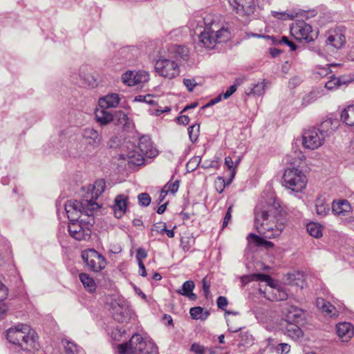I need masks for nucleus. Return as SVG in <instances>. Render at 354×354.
<instances>
[{
	"label": "nucleus",
	"instance_id": "obj_18",
	"mask_svg": "<svg viewBox=\"0 0 354 354\" xmlns=\"http://www.w3.org/2000/svg\"><path fill=\"white\" fill-rule=\"evenodd\" d=\"M214 36V28H209V30H204L199 35V41L207 48H214L217 44Z\"/></svg>",
	"mask_w": 354,
	"mask_h": 354
},
{
	"label": "nucleus",
	"instance_id": "obj_35",
	"mask_svg": "<svg viewBox=\"0 0 354 354\" xmlns=\"http://www.w3.org/2000/svg\"><path fill=\"white\" fill-rule=\"evenodd\" d=\"M248 239L249 242L254 243L257 246H265L266 248L273 246V243L272 242L268 241L263 238L252 233L249 234Z\"/></svg>",
	"mask_w": 354,
	"mask_h": 354
},
{
	"label": "nucleus",
	"instance_id": "obj_31",
	"mask_svg": "<svg viewBox=\"0 0 354 354\" xmlns=\"http://www.w3.org/2000/svg\"><path fill=\"white\" fill-rule=\"evenodd\" d=\"M80 279L84 288L90 292H93L96 288L95 281L88 274L81 273L79 275Z\"/></svg>",
	"mask_w": 354,
	"mask_h": 354
},
{
	"label": "nucleus",
	"instance_id": "obj_33",
	"mask_svg": "<svg viewBox=\"0 0 354 354\" xmlns=\"http://www.w3.org/2000/svg\"><path fill=\"white\" fill-rule=\"evenodd\" d=\"M214 36L217 43H223L227 41L230 37V32L227 28H218V26L214 28Z\"/></svg>",
	"mask_w": 354,
	"mask_h": 354
},
{
	"label": "nucleus",
	"instance_id": "obj_58",
	"mask_svg": "<svg viewBox=\"0 0 354 354\" xmlns=\"http://www.w3.org/2000/svg\"><path fill=\"white\" fill-rule=\"evenodd\" d=\"M339 86V81L336 77L330 80L325 84V88L328 90H333Z\"/></svg>",
	"mask_w": 354,
	"mask_h": 354
},
{
	"label": "nucleus",
	"instance_id": "obj_63",
	"mask_svg": "<svg viewBox=\"0 0 354 354\" xmlns=\"http://www.w3.org/2000/svg\"><path fill=\"white\" fill-rule=\"evenodd\" d=\"M8 296V290L4 284L0 281V301L6 299Z\"/></svg>",
	"mask_w": 354,
	"mask_h": 354
},
{
	"label": "nucleus",
	"instance_id": "obj_61",
	"mask_svg": "<svg viewBox=\"0 0 354 354\" xmlns=\"http://www.w3.org/2000/svg\"><path fill=\"white\" fill-rule=\"evenodd\" d=\"M232 205H230L228 207L227 212L225 215L223 222V228L226 227L229 221H230V219L232 218Z\"/></svg>",
	"mask_w": 354,
	"mask_h": 354
},
{
	"label": "nucleus",
	"instance_id": "obj_44",
	"mask_svg": "<svg viewBox=\"0 0 354 354\" xmlns=\"http://www.w3.org/2000/svg\"><path fill=\"white\" fill-rule=\"evenodd\" d=\"M203 23L205 24L204 30H209L210 27L216 28L218 26L217 24H215L213 16L211 15H207L203 18Z\"/></svg>",
	"mask_w": 354,
	"mask_h": 354
},
{
	"label": "nucleus",
	"instance_id": "obj_55",
	"mask_svg": "<svg viewBox=\"0 0 354 354\" xmlns=\"http://www.w3.org/2000/svg\"><path fill=\"white\" fill-rule=\"evenodd\" d=\"M166 230V223H157L153 225L152 231H156V232L163 234L165 231Z\"/></svg>",
	"mask_w": 354,
	"mask_h": 354
},
{
	"label": "nucleus",
	"instance_id": "obj_27",
	"mask_svg": "<svg viewBox=\"0 0 354 354\" xmlns=\"http://www.w3.org/2000/svg\"><path fill=\"white\" fill-rule=\"evenodd\" d=\"M126 158L129 163L135 165H140L143 164L145 156L134 147L132 150L129 151L126 154Z\"/></svg>",
	"mask_w": 354,
	"mask_h": 354
},
{
	"label": "nucleus",
	"instance_id": "obj_3",
	"mask_svg": "<svg viewBox=\"0 0 354 354\" xmlns=\"http://www.w3.org/2000/svg\"><path fill=\"white\" fill-rule=\"evenodd\" d=\"M64 208L70 222H73L87 217L89 213L93 215L94 211L98 209L100 205L93 198L83 199L82 201L68 200L64 204Z\"/></svg>",
	"mask_w": 354,
	"mask_h": 354
},
{
	"label": "nucleus",
	"instance_id": "obj_15",
	"mask_svg": "<svg viewBox=\"0 0 354 354\" xmlns=\"http://www.w3.org/2000/svg\"><path fill=\"white\" fill-rule=\"evenodd\" d=\"M282 313L286 317L287 323L295 322L299 324L302 322L304 311L297 306L286 304L282 308Z\"/></svg>",
	"mask_w": 354,
	"mask_h": 354
},
{
	"label": "nucleus",
	"instance_id": "obj_59",
	"mask_svg": "<svg viewBox=\"0 0 354 354\" xmlns=\"http://www.w3.org/2000/svg\"><path fill=\"white\" fill-rule=\"evenodd\" d=\"M200 160L201 158L199 156L194 157L187 162V167L190 168L192 170H194L199 165Z\"/></svg>",
	"mask_w": 354,
	"mask_h": 354
},
{
	"label": "nucleus",
	"instance_id": "obj_16",
	"mask_svg": "<svg viewBox=\"0 0 354 354\" xmlns=\"http://www.w3.org/2000/svg\"><path fill=\"white\" fill-rule=\"evenodd\" d=\"M260 292L263 294L264 297L269 300L284 301L288 298V293L283 288L274 287L273 284L269 287L267 291H263L261 288Z\"/></svg>",
	"mask_w": 354,
	"mask_h": 354
},
{
	"label": "nucleus",
	"instance_id": "obj_5",
	"mask_svg": "<svg viewBox=\"0 0 354 354\" xmlns=\"http://www.w3.org/2000/svg\"><path fill=\"white\" fill-rule=\"evenodd\" d=\"M95 223L93 215H89L86 218H82L77 221L68 223V233L71 237L77 241H87L91 235V227Z\"/></svg>",
	"mask_w": 354,
	"mask_h": 354
},
{
	"label": "nucleus",
	"instance_id": "obj_47",
	"mask_svg": "<svg viewBox=\"0 0 354 354\" xmlns=\"http://www.w3.org/2000/svg\"><path fill=\"white\" fill-rule=\"evenodd\" d=\"M139 204L147 207L151 203V197L147 193H141L138 196Z\"/></svg>",
	"mask_w": 354,
	"mask_h": 354
},
{
	"label": "nucleus",
	"instance_id": "obj_37",
	"mask_svg": "<svg viewBox=\"0 0 354 354\" xmlns=\"http://www.w3.org/2000/svg\"><path fill=\"white\" fill-rule=\"evenodd\" d=\"M64 348L67 354H78L81 350L77 344L68 340L65 342Z\"/></svg>",
	"mask_w": 354,
	"mask_h": 354
},
{
	"label": "nucleus",
	"instance_id": "obj_57",
	"mask_svg": "<svg viewBox=\"0 0 354 354\" xmlns=\"http://www.w3.org/2000/svg\"><path fill=\"white\" fill-rule=\"evenodd\" d=\"M183 84L189 91H192L197 83L194 79H184Z\"/></svg>",
	"mask_w": 354,
	"mask_h": 354
},
{
	"label": "nucleus",
	"instance_id": "obj_43",
	"mask_svg": "<svg viewBox=\"0 0 354 354\" xmlns=\"http://www.w3.org/2000/svg\"><path fill=\"white\" fill-rule=\"evenodd\" d=\"M115 118L113 122H115V125H122L124 124V122L127 120V115L123 112V111H118L115 113V114L113 115Z\"/></svg>",
	"mask_w": 354,
	"mask_h": 354
},
{
	"label": "nucleus",
	"instance_id": "obj_28",
	"mask_svg": "<svg viewBox=\"0 0 354 354\" xmlns=\"http://www.w3.org/2000/svg\"><path fill=\"white\" fill-rule=\"evenodd\" d=\"M315 206L316 213L321 216H326L330 212V206L326 203V198L324 196H319L315 201Z\"/></svg>",
	"mask_w": 354,
	"mask_h": 354
},
{
	"label": "nucleus",
	"instance_id": "obj_26",
	"mask_svg": "<svg viewBox=\"0 0 354 354\" xmlns=\"http://www.w3.org/2000/svg\"><path fill=\"white\" fill-rule=\"evenodd\" d=\"M194 288V282L192 280H188L183 283L181 289L176 290V292L188 297L191 300H195L197 297L196 294L193 293Z\"/></svg>",
	"mask_w": 354,
	"mask_h": 354
},
{
	"label": "nucleus",
	"instance_id": "obj_38",
	"mask_svg": "<svg viewBox=\"0 0 354 354\" xmlns=\"http://www.w3.org/2000/svg\"><path fill=\"white\" fill-rule=\"evenodd\" d=\"M135 85L144 84L149 81V75L146 71H138L134 73Z\"/></svg>",
	"mask_w": 354,
	"mask_h": 354
},
{
	"label": "nucleus",
	"instance_id": "obj_45",
	"mask_svg": "<svg viewBox=\"0 0 354 354\" xmlns=\"http://www.w3.org/2000/svg\"><path fill=\"white\" fill-rule=\"evenodd\" d=\"M174 51L178 55V57L184 60L187 59L188 50L187 48L181 46H174Z\"/></svg>",
	"mask_w": 354,
	"mask_h": 354
},
{
	"label": "nucleus",
	"instance_id": "obj_4",
	"mask_svg": "<svg viewBox=\"0 0 354 354\" xmlns=\"http://www.w3.org/2000/svg\"><path fill=\"white\" fill-rule=\"evenodd\" d=\"M120 354H158L153 342H145L140 334L132 335L130 341L118 346Z\"/></svg>",
	"mask_w": 354,
	"mask_h": 354
},
{
	"label": "nucleus",
	"instance_id": "obj_21",
	"mask_svg": "<svg viewBox=\"0 0 354 354\" xmlns=\"http://www.w3.org/2000/svg\"><path fill=\"white\" fill-rule=\"evenodd\" d=\"M336 332L342 341L346 342L353 337V328L348 322L339 323L336 326Z\"/></svg>",
	"mask_w": 354,
	"mask_h": 354
},
{
	"label": "nucleus",
	"instance_id": "obj_48",
	"mask_svg": "<svg viewBox=\"0 0 354 354\" xmlns=\"http://www.w3.org/2000/svg\"><path fill=\"white\" fill-rule=\"evenodd\" d=\"M253 277L257 281H261L266 282L267 284L269 286V287H270V286H272L273 284V281H272V278L269 275H268V274H257L253 275Z\"/></svg>",
	"mask_w": 354,
	"mask_h": 354
},
{
	"label": "nucleus",
	"instance_id": "obj_54",
	"mask_svg": "<svg viewBox=\"0 0 354 354\" xmlns=\"http://www.w3.org/2000/svg\"><path fill=\"white\" fill-rule=\"evenodd\" d=\"M166 187H167V192H170L172 194H175L179 188V181L176 180L174 183H168L165 185V188H166Z\"/></svg>",
	"mask_w": 354,
	"mask_h": 354
},
{
	"label": "nucleus",
	"instance_id": "obj_53",
	"mask_svg": "<svg viewBox=\"0 0 354 354\" xmlns=\"http://www.w3.org/2000/svg\"><path fill=\"white\" fill-rule=\"evenodd\" d=\"M279 44H286L288 46L291 50H295L297 48V45L292 41H290L287 37L283 36L281 39L278 41Z\"/></svg>",
	"mask_w": 354,
	"mask_h": 354
},
{
	"label": "nucleus",
	"instance_id": "obj_25",
	"mask_svg": "<svg viewBox=\"0 0 354 354\" xmlns=\"http://www.w3.org/2000/svg\"><path fill=\"white\" fill-rule=\"evenodd\" d=\"M95 119L101 125H106L114 120L113 115L107 109L101 108L95 111Z\"/></svg>",
	"mask_w": 354,
	"mask_h": 354
},
{
	"label": "nucleus",
	"instance_id": "obj_52",
	"mask_svg": "<svg viewBox=\"0 0 354 354\" xmlns=\"http://www.w3.org/2000/svg\"><path fill=\"white\" fill-rule=\"evenodd\" d=\"M276 350L281 354H286L290 351V346L286 343H281L276 346Z\"/></svg>",
	"mask_w": 354,
	"mask_h": 354
},
{
	"label": "nucleus",
	"instance_id": "obj_12",
	"mask_svg": "<svg viewBox=\"0 0 354 354\" xmlns=\"http://www.w3.org/2000/svg\"><path fill=\"white\" fill-rule=\"evenodd\" d=\"M291 30L293 34L297 35L298 39H304L307 42L313 40L312 26L303 21L296 23Z\"/></svg>",
	"mask_w": 354,
	"mask_h": 354
},
{
	"label": "nucleus",
	"instance_id": "obj_36",
	"mask_svg": "<svg viewBox=\"0 0 354 354\" xmlns=\"http://www.w3.org/2000/svg\"><path fill=\"white\" fill-rule=\"evenodd\" d=\"M306 230L309 234L315 238H319L322 236V226L317 223H310L306 225Z\"/></svg>",
	"mask_w": 354,
	"mask_h": 354
},
{
	"label": "nucleus",
	"instance_id": "obj_50",
	"mask_svg": "<svg viewBox=\"0 0 354 354\" xmlns=\"http://www.w3.org/2000/svg\"><path fill=\"white\" fill-rule=\"evenodd\" d=\"M225 165L227 167V168L229 169L232 170L231 178H230V180L227 183V185H229L232 182V178L234 177V175H235L234 168H233L234 162H233L232 159L230 157H229V156L226 157L225 158Z\"/></svg>",
	"mask_w": 354,
	"mask_h": 354
},
{
	"label": "nucleus",
	"instance_id": "obj_11",
	"mask_svg": "<svg viewBox=\"0 0 354 354\" xmlns=\"http://www.w3.org/2000/svg\"><path fill=\"white\" fill-rule=\"evenodd\" d=\"M346 38L342 29L337 28L330 30L327 33L326 46H330L335 49L341 48L345 44Z\"/></svg>",
	"mask_w": 354,
	"mask_h": 354
},
{
	"label": "nucleus",
	"instance_id": "obj_22",
	"mask_svg": "<svg viewBox=\"0 0 354 354\" xmlns=\"http://www.w3.org/2000/svg\"><path fill=\"white\" fill-rule=\"evenodd\" d=\"M316 306L319 308L324 313L330 317L338 315V311L336 308L323 298L317 299Z\"/></svg>",
	"mask_w": 354,
	"mask_h": 354
},
{
	"label": "nucleus",
	"instance_id": "obj_29",
	"mask_svg": "<svg viewBox=\"0 0 354 354\" xmlns=\"http://www.w3.org/2000/svg\"><path fill=\"white\" fill-rule=\"evenodd\" d=\"M295 322L288 323L286 327L285 334L292 339H297L302 336L303 332Z\"/></svg>",
	"mask_w": 354,
	"mask_h": 354
},
{
	"label": "nucleus",
	"instance_id": "obj_17",
	"mask_svg": "<svg viewBox=\"0 0 354 354\" xmlns=\"http://www.w3.org/2000/svg\"><path fill=\"white\" fill-rule=\"evenodd\" d=\"M127 201L128 197L123 194H119L115 197L113 209L116 218H121L126 212Z\"/></svg>",
	"mask_w": 354,
	"mask_h": 354
},
{
	"label": "nucleus",
	"instance_id": "obj_19",
	"mask_svg": "<svg viewBox=\"0 0 354 354\" xmlns=\"http://www.w3.org/2000/svg\"><path fill=\"white\" fill-rule=\"evenodd\" d=\"M339 126V121L337 119L328 118L321 123L318 129L326 138L337 129Z\"/></svg>",
	"mask_w": 354,
	"mask_h": 354
},
{
	"label": "nucleus",
	"instance_id": "obj_60",
	"mask_svg": "<svg viewBox=\"0 0 354 354\" xmlns=\"http://www.w3.org/2000/svg\"><path fill=\"white\" fill-rule=\"evenodd\" d=\"M237 89V86L236 84H233L230 86L227 90L222 95V98L227 99L229 98Z\"/></svg>",
	"mask_w": 354,
	"mask_h": 354
},
{
	"label": "nucleus",
	"instance_id": "obj_14",
	"mask_svg": "<svg viewBox=\"0 0 354 354\" xmlns=\"http://www.w3.org/2000/svg\"><path fill=\"white\" fill-rule=\"evenodd\" d=\"M236 13L240 15H250L254 12L255 5L253 0H229Z\"/></svg>",
	"mask_w": 354,
	"mask_h": 354
},
{
	"label": "nucleus",
	"instance_id": "obj_49",
	"mask_svg": "<svg viewBox=\"0 0 354 354\" xmlns=\"http://www.w3.org/2000/svg\"><path fill=\"white\" fill-rule=\"evenodd\" d=\"M190 351L196 354H205L207 352V347L198 343H194L191 346Z\"/></svg>",
	"mask_w": 354,
	"mask_h": 354
},
{
	"label": "nucleus",
	"instance_id": "obj_20",
	"mask_svg": "<svg viewBox=\"0 0 354 354\" xmlns=\"http://www.w3.org/2000/svg\"><path fill=\"white\" fill-rule=\"evenodd\" d=\"M351 211V206L345 199L333 201L332 203V212L337 216H346Z\"/></svg>",
	"mask_w": 354,
	"mask_h": 354
},
{
	"label": "nucleus",
	"instance_id": "obj_42",
	"mask_svg": "<svg viewBox=\"0 0 354 354\" xmlns=\"http://www.w3.org/2000/svg\"><path fill=\"white\" fill-rule=\"evenodd\" d=\"M265 92V80L253 85L250 93L257 95H262Z\"/></svg>",
	"mask_w": 354,
	"mask_h": 354
},
{
	"label": "nucleus",
	"instance_id": "obj_9",
	"mask_svg": "<svg viewBox=\"0 0 354 354\" xmlns=\"http://www.w3.org/2000/svg\"><path fill=\"white\" fill-rule=\"evenodd\" d=\"M302 140L305 148L314 150L324 144L325 138L319 129L311 128L304 132Z\"/></svg>",
	"mask_w": 354,
	"mask_h": 354
},
{
	"label": "nucleus",
	"instance_id": "obj_10",
	"mask_svg": "<svg viewBox=\"0 0 354 354\" xmlns=\"http://www.w3.org/2000/svg\"><path fill=\"white\" fill-rule=\"evenodd\" d=\"M113 319L120 323L127 322L131 317V310L124 302H115L111 304Z\"/></svg>",
	"mask_w": 354,
	"mask_h": 354
},
{
	"label": "nucleus",
	"instance_id": "obj_39",
	"mask_svg": "<svg viewBox=\"0 0 354 354\" xmlns=\"http://www.w3.org/2000/svg\"><path fill=\"white\" fill-rule=\"evenodd\" d=\"M199 132L200 127L198 124H195L188 128V133L192 142H195L198 139Z\"/></svg>",
	"mask_w": 354,
	"mask_h": 354
},
{
	"label": "nucleus",
	"instance_id": "obj_6",
	"mask_svg": "<svg viewBox=\"0 0 354 354\" xmlns=\"http://www.w3.org/2000/svg\"><path fill=\"white\" fill-rule=\"evenodd\" d=\"M283 180L284 186L295 192H301L307 183L306 175L296 168L287 169L283 174Z\"/></svg>",
	"mask_w": 354,
	"mask_h": 354
},
{
	"label": "nucleus",
	"instance_id": "obj_64",
	"mask_svg": "<svg viewBox=\"0 0 354 354\" xmlns=\"http://www.w3.org/2000/svg\"><path fill=\"white\" fill-rule=\"evenodd\" d=\"M203 283V290L204 292V295L206 297H208V295L209 294V288H210V284L207 280V277H204L202 280Z\"/></svg>",
	"mask_w": 354,
	"mask_h": 354
},
{
	"label": "nucleus",
	"instance_id": "obj_46",
	"mask_svg": "<svg viewBox=\"0 0 354 354\" xmlns=\"http://www.w3.org/2000/svg\"><path fill=\"white\" fill-rule=\"evenodd\" d=\"M94 194L96 197H97L100 194L104 192L105 189V183L104 180H97L94 184Z\"/></svg>",
	"mask_w": 354,
	"mask_h": 354
},
{
	"label": "nucleus",
	"instance_id": "obj_24",
	"mask_svg": "<svg viewBox=\"0 0 354 354\" xmlns=\"http://www.w3.org/2000/svg\"><path fill=\"white\" fill-rule=\"evenodd\" d=\"M135 147L145 156L150 157L153 154L152 144L148 136H142L139 140L138 146H135Z\"/></svg>",
	"mask_w": 354,
	"mask_h": 354
},
{
	"label": "nucleus",
	"instance_id": "obj_34",
	"mask_svg": "<svg viewBox=\"0 0 354 354\" xmlns=\"http://www.w3.org/2000/svg\"><path fill=\"white\" fill-rule=\"evenodd\" d=\"M321 96V91L318 88L313 89L310 92L304 95L302 105L308 106L317 100Z\"/></svg>",
	"mask_w": 354,
	"mask_h": 354
},
{
	"label": "nucleus",
	"instance_id": "obj_23",
	"mask_svg": "<svg viewBox=\"0 0 354 354\" xmlns=\"http://www.w3.org/2000/svg\"><path fill=\"white\" fill-rule=\"evenodd\" d=\"M120 102V97L117 93H111L99 100V105L101 108L109 109L115 107Z\"/></svg>",
	"mask_w": 354,
	"mask_h": 354
},
{
	"label": "nucleus",
	"instance_id": "obj_13",
	"mask_svg": "<svg viewBox=\"0 0 354 354\" xmlns=\"http://www.w3.org/2000/svg\"><path fill=\"white\" fill-rule=\"evenodd\" d=\"M82 136L86 145L93 149L99 147L102 142V136L92 127L84 129Z\"/></svg>",
	"mask_w": 354,
	"mask_h": 354
},
{
	"label": "nucleus",
	"instance_id": "obj_56",
	"mask_svg": "<svg viewBox=\"0 0 354 354\" xmlns=\"http://www.w3.org/2000/svg\"><path fill=\"white\" fill-rule=\"evenodd\" d=\"M135 101L137 102H145L149 104H153V100H152V96L150 95H138L135 97Z\"/></svg>",
	"mask_w": 354,
	"mask_h": 354
},
{
	"label": "nucleus",
	"instance_id": "obj_1",
	"mask_svg": "<svg viewBox=\"0 0 354 354\" xmlns=\"http://www.w3.org/2000/svg\"><path fill=\"white\" fill-rule=\"evenodd\" d=\"M280 205L270 201L266 205H258L255 209L254 227L265 239L279 236L284 229V218L280 214Z\"/></svg>",
	"mask_w": 354,
	"mask_h": 354
},
{
	"label": "nucleus",
	"instance_id": "obj_30",
	"mask_svg": "<svg viewBox=\"0 0 354 354\" xmlns=\"http://www.w3.org/2000/svg\"><path fill=\"white\" fill-rule=\"evenodd\" d=\"M341 120L348 126H354V105L348 106L341 113Z\"/></svg>",
	"mask_w": 354,
	"mask_h": 354
},
{
	"label": "nucleus",
	"instance_id": "obj_62",
	"mask_svg": "<svg viewBox=\"0 0 354 354\" xmlns=\"http://www.w3.org/2000/svg\"><path fill=\"white\" fill-rule=\"evenodd\" d=\"M216 303L218 308L224 310V308L227 306L228 301L225 297L220 296L217 298Z\"/></svg>",
	"mask_w": 354,
	"mask_h": 354
},
{
	"label": "nucleus",
	"instance_id": "obj_41",
	"mask_svg": "<svg viewBox=\"0 0 354 354\" xmlns=\"http://www.w3.org/2000/svg\"><path fill=\"white\" fill-rule=\"evenodd\" d=\"M122 82L128 86H134L135 85V80H134V73L133 71H128L124 73L122 75Z\"/></svg>",
	"mask_w": 354,
	"mask_h": 354
},
{
	"label": "nucleus",
	"instance_id": "obj_2",
	"mask_svg": "<svg viewBox=\"0 0 354 354\" xmlns=\"http://www.w3.org/2000/svg\"><path fill=\"white\" fill-rule=\"evenodd\" d=\"M8 340L21 346L24 350L35 348L37 339L36 332L27 324H20L15 327L10 328L6 331Z\"/></svg>",
	"mask_w": 354,
	"mask_h": 354
},
{
	"label": "nucleus",
	"instance_id": "obj_51",
	"mask_svg": "<svg viewBox=\"0 0 354 354\" xmlns=\"http://www.w3.org/2000/svg\"><path fill=\"white\" fill-rule=\"evenodd\" d=\"M225 182L223 177H218L215 181L216 188L218 192L222 193L225 187Z\"/></svg>",
	"mask_w": 354,
	"mask_h": 354
},
{
	"label": "nucleus",
	"instance_id": "obj_7",
	"mask_svg": "<svg viewBox=\"0 0 354 354\" xmlns=\"http://www.w3.org/2000/svg\"><path fill=\"white\" fill-rule=\"evenodd\" d=\"M82 258L88 269L93 272H100L106 266V259L94 249L83 251Z\"/></svg>",
	"mask_w": 354,
	"mask_h": 354
},
{
	"label": "nucleus",
	"instance_id": "obj_32",
	"mask_svg": "<svg viewBox=\"0 0 354 354\" xmlns=\"http://www.w3.org/2000/svg\"><path fill=\"white\" fill-rule=\"evenodd\" d=\"M189 314L194 319L205 320L209 315V313L206 310L204 311L203 308L200 306L191 308L189 310Z\"/></svg>",
	"mask_w": 354,
	"mask_h": 354
},
{
	"label": "nucleus",
	"instance_id": "obj_40",
	"mask_svg": "<svg viewBox=\"0 0 354 354\" xmlns=\"http://www.w3.org/2000/svg\"><path fill=\"white\" fill-rule=\"evenodd\" d=\"M239 346H245L251 344L253 342V337L248 333H241L239 335Z\"/></svg>",
	"mask_w": 354,
	"mask_h": 354
},
{
	"label": "nucleus",
	"instance_id": "obj_8",
	"mask_svg": "<svg viewBox=\"0 0 354 354\" xmlns=\"http://www.w3.org/2000/svg\"><path fill=\"white\" fill-rule=\"evenodd\" d=\"M155 69L160 76L169 79L174 78L180 73L178 64L174 61L166 58L157 60Z\"/></svg>",
	"mask_w": 354,
	"mask_h": 354
}]
</instances>
